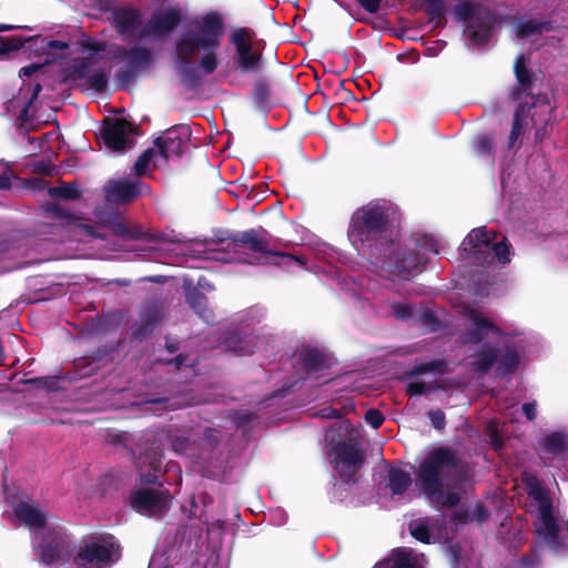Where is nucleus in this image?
<instances>
[{
	"mask_svg": "<svg viewBox=\"0 0 568 568\" xmlns=\"http://www.w3.org/2000/svg\"><path fill=\"white\" fill-rule=\"evenodd\" d=\"M329 456L334 464V469L337 471L341 479L346 483L354 478L364 458L356 444L352 442V438L348 443H337L333 446Z\"/></svg>",
	"mask_w": 568,
	"mask_h": 568,
	"instance_id": "f8f14e48",
	"label": "nucleus"
},
{
	"mask_svg": "<svg viewBox=\"0 0 568 568\" xmlns=\"http://www.w3.org/2000/svg\"><path fill=\"white\" fill-rule=\"evenodd\" d=\"M568 447V437L562 432L547 434L540 442L539 453L544 460L561 455Z\"/></svg>",
	"mask_w": 568,
	"mask_h": 568,
	"instance_id": "5701e85b",
	"label": "nucleus"
},
{
	"mask_svg": "<svg viewBox=\"0 0 568 568\" xmlns=\"http://www.w3.org/2000/svg\"><path fill=\"white\" fill-rule=\"evenodd\" d=\"M67 47H68V44L65 42L59 41V40H52V41L48 42V48H50V49L62 50V49H65Z\"/></svg>",
	"mask_w": 568,
	"mask_h": 568,
	"instance_id": "5fc2aeb1",
	"label": "nucleus"
},
{
	"mask_svg": "<svg viewBox=\"0 0 568 568\" xmlns=\"http://www.w3.org/2000/svg\"><path fill=\"white\" fill-rule=\"evenodd\" d=\"M518 412H519V409L517 407L515 409L513 406L508 407L507 410L503 413L504 422H506V420L511 422L514 419L515 413H518Z\"/></svg>",
	"mask_w": 568,
	"mask_h": 568,
	"instance_id": "864d4df0",
	"label": "nucleus"
},
{
	"mask_svg": "<svg viewBox=\"0 0 568 568\" xmlns=\"http://www.w3.org/2000/svg\"><path fill=\"white\" fill-rule=\"evenodd\" d=\"M306 362L311 368L318 369L322 366V356L316 352L310 353Z\"/></svg>",
	"mask_w": 568,
	"mask_h": 568,
	"instance_id": "c03bdc74",
	"label": "nucleus"
},
{
	"mask_svg": "<svg viewBox=\"0 0 568 568\" xmlns=\"http://www.w3.org/2000/svg\"><path fill=\"white\" fill-rule=\"evenodd\" d=\"M150 54L144 49H136L131 52L129 61L132 65H141L149 61Z\"/></svg>",
	"mask_w": 568,
	"mask_h": 568,
	"instance_id": "c9c22d12",
	"label": "nucleus"
},
{
	"mask_svg": "<svg viewBox=\"0 0 568 568\" xmlns=\"http://www.w3.org/2000/svg\"><path fill=\"white\" fill-rule=\"evenodd\" d=\"M114 23L118 31L124 38H134L144 36L143 29L140 28L139 13L129 8H121L114 12Z\"/></svg>",
	"mask_w": 568,
	"mask_h": 568,
	"instance_id": "aec40b11",
	"label": "nucleus"
},
{
	"mask_svg": "<svg viewBox=\"0 0 568 568\" xmlns=\"http://www.w3.org/2000/svg\"><path fill=\"white\" fill-rule=\"evenodd\" d=\"M428 416H429V419L435 428L440 429L444 427L445 415L443 412L433 410V412H429Z\"/></svg>",
	"mask_w": 568,
	"mask_h": 568,
	"instance_id": "a19ab883",
	"label": "nucleus"
},
{
	"mask_svg": "<svg viewBox=\"0 0 568 568\" xmlns=\"http://www.w3.org/2000/svg\"><path fill=\"white\" fill-rule=\"evenodd\" d=\"M71 77L74 80H84L87 84L97 91H101L106 84L105 74L93 67L92 60H84L74 65Z\"/></svg>",
	"mask_w": 568,
	"mask_h": 568,
	"instance_id": "4be33fe9",
	"label": "nucleus"
},
{
	"mask_svg": "<svg viewBox=\"0 0 568 568\" xmlns=\"http://www.w3.org/2000/svg\"><path fill=\"white\" fill-rule=\"evenodd\" d=\"M144 189V184L135 180H112L105 185V197L110 203H126L141 195Z\"/></svg>",
	"mask_w": 568,
	"mask_h": 568,
	"instance_id": "2eb2a0df",
	"label": "nucleus"
},
{
	"mask_svg": "<svg viewBox=\"0 0 568 568\" xmlns=\"http://www.w3.org/2000/svg\"><path fill=\"white\" fill-rule=\"evenodd\" d=\"M434 386L432 382L416 381L408 384L407 392L410 395H422L432 390Z\"/></svg>",
	"mask_w": 568,
	"mask_h": 568,
	"instance_id": "2f4dec72",
	"label": "nucleus"
},
{
	"mask_svg": "<svg viewBox=\"0 0 568 568\" xmlns=\"http://www.w3.org/2000/svg\"><path fill=\"white\" fill-rule=\"evenodd\" d=\"M384 257H374L372 263L389 274H398L403 277H407L425 263V260L419 255L408 252L406 250H399L393 244L387 245L384 250Z\"/></svg>",
	"mask_w": 568,
	"mask_h": 568,
	"instance_id": "9b49d317",
	"label": "nucleus"
},
{
	"mask_svg": "<svg viewBox=\"0 0 568 568\" xmlns=\"http://www.w3.org/2000/svg\"><path fill=\"white\" fill-rule=\"evenodd\" d=\"M521 409L529 420H532L537 416V408L535 403H526Z\"/></svg>",
	"mask_w": 568,
	"mask_h": 568,
	"instance_id": "a18cd8bd",
	"label": "nucleus"
},
{
	"mask_svg": "<svg viewBox=\"0 0 568 568\" xmlns=\"http://www.w3.org/2000/svg\"><path fill=\"white\" fill-rule=\"evenodd\" d=\"M348 427H349V425L346 422H339V424H338V428L341 430H344L345 433L348 432Z\"/></svg>",
	"mask_w": 568,
	"mask_h": 568,
	"instance_id": "bf43d9fd",
	"label": "nucleus"
},
{
	"mask_svg": "<svg viewBox=\"0 0 568 568\" xmlns=\"http://www.w3.org/2000/svg\"><path fill=\"white\" fill-rule=\"evenodd\" d=\"M49 194L54 199L72 200L79 196V190L73 184H63L57 187H51Z\"/></svg>",
	"mask_w": 568,
	"mask_h": 568,
	"instance_id": "c85d7f7f",
	"label": "nucleus"
},
{
	"mask_svg": "<svg viewBox=\"0 0 568 568\" xmlns=\"http://www.w3.org/2000/svg\"><path fill=\"white\" fill-rule=\"evenodd\" d=\"M515 74L519 84L526 90L531 82V74L526 68V58L523 54L518 55L515 61Z\"/></svg>",
	"mask_w": 568,
	"mask_h": 568,
	"instance_id": "cd10ccee",
	"label": "nucleus"
},
{
	"mask_svg": "<svg viewBox=\"0 0 568 568\" xmlns=\"http://www.w3.org/2000/svg\"><path fill=\"white\" fill-rule=\"evenodd\" d=\"M40 67L38 64H30L24 68H22L19 72L20 78L23 77H31L33 73H36Z\"/></svg>",
	"mask_w": 568,
	"mask_h": 568,
	"instance_id": "09e8293b",
	"label": "nucleus"
},
{
	"mask_svg": "<svg viewBox=\"0 0 568 568\" xmlns=\"http://www.w3.org/2000/svg\"><path fill=\"white\" fill-rule=\"evenodd\" d=\"M412 536L425 544L439 541L445 537L444 528L437 519L418 518L409 523Z\"/></svg>",
	"mask_w": 568,
	"mask_h": 568,
	"instance_id": "a211bd4d",
	"label": "nucleus"
},
{
	"mask_svg": "<svg viewBox=\"0 0 568 568\" xmlns=\"http://www.w3.org/2000/svg\"><path fill=\"white\" fill-rule=\"evenodd\" d=\"M114 23L118 31L124 38H134L144 36L143 29L140 28L139 13L129 8H121L114 12Z\"/></svg>",
	"mask_w": 568,
	"mask_h": 568,
	"instance_id": "412c9836",
	"label": "nucleus"
},
{
	"mask_svg": "<svg viewBox=\"0 0 568 568\" xmlns=\"http://www.w3.org/2000/svg\"><path fill=\"white\" fill-rule=\"evenodd\" d=\"M222 34L223 20L217 12H209L194 21L176 42L175 55L180 70L191 71L199 59V68L212 73L217 67L216 51Z\"/></svg>",
	"mask_w": 568,
	"mask_h": 568,
	"instance_id": "f03ea898",
	"label": "nucleus"
},
{
	"mask_svg": "<svg viewBox=\"0 0 568 568\" xmlns=\"http://www.w3.org/2000/svg\"><path fill=\"white\" fill-rule=\"evenodd\" d=\"M16 516L33 532V547L45 564L58 562L68 557L70 537L52 516H48L31 501H22L14 508Z\"/></svg>",
	"mask_w": 568,
	"mask_h": 568,
	"instance_id": "7ed1b4c3",
	"label": "nucleus"
},
{
	"mask_svg": "<svg viewBox=\"0 0 568 568\" xmlns=\"http://www.w3.org/2000/svg\"><path fill=\"white\" fill-rule=\"evenodd\" d=\"M386 216L385 207L379 203H369L354 213L348 239L358 252H365L364 243L371 241L372 235L383 227Z\"/></svg>",
	"mask_w": 568,
	"mask_h": 568,
	"instance_id": "9d476101",
	"label": "nucleus"
},
{
	"mask_svg": "<svg viewBox=\"0 0 568 568\" xmlns=\"http://www.w3.org/2000/svg\"><path fill=\"white\" fill-rule=\"evenodd\" d=\"M427 560L423 554L406 547L396 548L374 568H425Z\"/></svg>",
	"mask_w": 568,
	"mask_h": 568,
	"instance_id": "dca6fc26",
	"label": "nucleus"
},
{
	"mask_svg": "<svg viewBox=\"0 0 568 568\" xmlns=\"http://www.w3.org/2000/svg\"><path fill=\"white\" fill-rule=\"evenodd\" d=\"M276 264L282 266H291L292 264H297L300 266L303 265V262L300 258H296L290 254H275Z\"/></svg>",
	"mask_w": 568,
	"mask_h": 568,
	"instance_id": "ea45409f",
	"label": "nucleus"
},
{
	"mask_svg": "<svg viewBox=\"0 0 568 568\" xmlns=\"http://www.w3.org/2000/svg\"><path fill=\"white\" fill-rule=\"evenodd\" d=\"M462 251L478 263H490L497 260L506 264L510 261V250L506 239L487 232L485 227L474 229L463 241Z\"/></svg>",
	"mask_w": 568,
	"mask_h": 568,
	"instance_id": "6e6552de",
	"label": "nucleus"
},
{
	"mask_svg": "<svg viewBox=\"0 0 568 568\" xmlns=\"http://www.w3.org/2000/svg\"><path fill=\"white\" fill-rule=\"evenodd\" d=\"M393 313L397 318L404 320L410 316L412 311L406 304L398 303L393 305Z\"/></svg>",
	"mask_w": 568,
	"mask_h": 568,
	"instance_id": "79ce46f5",
	"label": "nucleus"
},
{
	"mask_svg": "<svg viewBox=\"0 0 568 568\" xmlns=\"http://www.w3.org/2000/svg\"><path fill=\"white\" fill-rule=\"evenodd\" d=\"M444 372V363L442 362H432L427 363L418 368V373L423 374L425 372Z\"/></svg>",
	"mask_w": 568,
	"mask_h": 568,
	"instance_id": "37998d69",
	"label": "nucleus"
},
{
	"mask_svg": "<svg viewBox=\"0 0 568 568\" xmlns=\"http://www.w3.org/2000/svg\"><path fill=\"white\" fill-rule=\"evenodd\" d=\"M325 438L331 445H333L335 442V429H329Z\"/></svg>",
	"mask_w": 568,
	"mask_h": 568,
	"instance_id": "4d7b16f0",
	"label": "nucleus"
},
{
	"mask_svg": "<svg viewBox=\"0 0 568 568\" xmlns=\"http://www.w3.org/2000/svg\"><path fill=\"white\" fill-rule=\"evenodd\" d=\"M22 45L18 38L4 39L0 37V55H6L11 51L20 49Z\"/></svg>",
	"mask_w": 568,
	"mask_h": 568,
	"instance_id": "72a5a7b5",
	"label": "nucleus"
},
{
	"mask_svg": "<svg viewBox=\"0 0 568 568\" xmlns=\"http://www.w3.org/2000/svg\"><path fill=\"white\" fill-rule=\"evenodd\" d=\"M475 516L478 520H484L486 518V514L484 513L481 506L477 507V514Z\"/></svg>",
	"mask_w": 568,
	"mask_h": 568,
	"instance_id": "13d9d810",
	"label": "nucleus"
},
{
	"mask_svg": "<svg viewBox=\"0 0 568 568\" xmlns=\"http://www.w3.org/2000/svg\"><path fill=\"white\" fill-rule=\"evenodd\" d=\"M120 556V545L113 536L90 534L74 548L73 564L80 568H110Z\"/></svg>",
	"mask_w": 568,
	"mask_h": 568,
	"instance_id": "423d86ee",
	"label": "nucleus"
},
{
	"mask_svg": "<svg viewBox=\"0 0 568 568\" xmlns=\"http://www.w3.org/2000/svg\"><path fill=\"white\" fill-rule=\"evenodd\" d=\"M524 113H525V111H524L523 106L518 108L516 113H515L513 130H511V133H510V136H509L510 144H513L517 140V138L520 135V131H521V116H523Z\"/></svg>",
	"mask_w": 568,
	"mask_h": 568,
	"instance_id": "f704fd0d",
	"label": "nucleus"
},
{
	"mask_svg": "<svg viewBox=\"0 0 568 568\" xmlns=\"http://www.w3.org/2000/svg\"><path fill=\"white\" fill-rule=\"evenodd\" d=\"M240 243L247 246L248 250L257 253H266L264 242L254 231H247L241 234Z\"/></svg>",
	"mask_w": 568,
	"mask_h": 568,
	"instance_id": "bb28decb",
	"label": "nucleus"
},
{
	"mask_svg": "<svg viewBox=\"0 0 568 568\" xmlns=\"http://www.w3.org/2000/svg\"><path fill=\"white\" fill-rule=\"evenodd\" d=\"M20 248L9 243H0V274L22 267L26 263L19 260Z\"/></svg>",
	"mask_w": 568,
	"mask_h": 568,
	"instance_id": "393cba45",
	"label": "nucleus"
},
{
	"mask_svg": "<svg viewBox=\"0 0 568 568\" xmlns=\"http://www.w3.org/2000/svg\"><path fill=\"white\" fill-rule=\"evenodd\" d=\"M388 479L390 490L395 495L403 494L412 483L410 475L400 468H392L388 473Z\"/></svg>",
	"mask_w": 568,
	"mask_h": 568,
	"instance_id": "a878e982",
	"label": "nucleus"
},
{
	"mask_svg": "<svg viewBox=\"0 0 568 568\" xmlns=\"http://www.w3.org/2000/svg\"><path fill=\"white\" fill-rule=\"evenodd\" d=\"M163 565V558L162 556L154 555L152 556L149 568H162Z\"/></svg>",
	"mask_w": 568,
	"mask_h": 568,
	"instance_id": "603ef678",
	"label": "nucleus"
},
{
	"mask_svg": "<svg viewBox=\"0 0 568 568\" xmlns=\"http://www.w3.org/2000/svg\"><path fill=\"white\" fill-rule=\"evenodd\" d=\"M454 14L464 23V34L473 44L481 45L489 41L493 17L486 8L464 1L455 7Z\"/></svg>",
	"mask_w": 568,
	"mask_h": 568,
	"instance_id": "1a4fd4ad",
	"label": "nucleus"
},
{
	"mask_svg": "<svg viewBox=\"0 0 568 568\" xmlns=\"http://www.w3.org/2000/svg\"><path fill=\"white\" fill-rule=\"evenodd\" d=\"M524 483L531 499V507L536 510V532L555 555L568 551V538L562 536L558 526V515L554 509L541 483L532 475H525Z\"/></svg>",
	"mask_w": 568,
	"mask_h": 568,
	"instance_id": "39448f33",
	"label": "nucleus"
},
{
	"mask_svg": "<svg viewBox=\"0 0 568 568\" xmlns=\"http://www.w3.org/2000/svg\"><path fill=\"white\" fill-rule=\"evenodd\" d=\"M365 420L369 425H372V427L378 428L383 424L384 417H383V415L378 410L371 409V410L366 412Z\"/></svg>",
	"mask_w": 568,
	"mask_h": 568,
	"instance_id": "58836bf2",
	"label": "nucleus"
},
{
	"mask_svg": "<svg viewBox=\"0 0 568 568\" xmlns=\"http://www.w3.org/2000/svg\"><path fill=\"white\" fill-rule=\"evenodd\" d=\"M463 314L469 326L464 342L479 344L473 365L480 371H487L495 365L500 374L514 371L519 363L518 342L509 341L479 310L465 306Z\"/></svg>",
	"mask_w": 568,
	"mask_h": 568,
	"instance_id": "f257e3e1",
	"label": "nucleus"
},
{
	"mask_svg": "<svg viewBox=\"0 0 568 568\" xmlns=\"http://www.w3.org/2000/svg\"><path fill=\"white\" fill-rule=\"evenodd\" d=\"M489 432H490V440H491V444L494 445V447L496 449L501 448L503 435L505 433L504 429L499 428L497 424H494V425L489 426Z\"/></svg>",
	"mask_w": 568,
	"mask_h": 568,
	"instance_id": "4c0bfd02",
	"label": "nucleus"
},
{
	"mask_svg": "<svg viewBox=\"0 0 568 568\" xmlns=\"http://www.w3.org/2000/svg\"><path fill=\"white\" fill-rule=\"evenodd\" d=\"M531 118H535V113L531 114ZM534 123H537V121L535 119H532Z\"/></svg>",
	"mask_w": 568,
	"mask_h": 568,
	"instance_id": "e2e57ef3",
	"label": "nucleus"
},
{
	"mask_svg": "<svg viewBox=\"0 0 568 568\" xmlns=\"http://www.w3.org/2000/svg\"><path fill=\"white\" fill-rule=\"evenodd\" d=\"M245 344H247V342H245ZM231 349L236 352L241 356L248 355V354L253 353V351L251 348H248L247 345L239 346V347L231 346Z\"/></svg>",
	"mask_w": 568,
	"mask_h": 568,
	"instance_id": "3c124183",
	"label": "nucleus"
},
{
	"mask_svg": "<svg viewBox=\"0 0 568 568\" xmlns=\"http://www.w3.org/2000/svg\"><path fill=\"white\" fill-rule=\"evenodd\" d=\"M187 301L201 317L209 321L210 312L206 310L205 298L201 294L192 293L189 295Z\"/></svg>",
	"mask_w": 568,
	"mask_h": 568,
	"instance_id": "c756f323",
	"label": "nucleus"
},
{
	"mask_svg": "<svg viewBox=\"0 0 568 568\" xmlns=\"http://www.w3.org/2000/svg\"><path fill=\"white\" fill-rule=\"evenodd\" d=\"M131 132L132 126L129 122L118 119L109 120L103 129L102 138L110 150L121 151L126 148Z\"/></svg>",
	"mask_w": 568,
	"mask_h": 568,
	"instance_id": "f3484780",
	"label": "nucleus"
},
{
	"mask_svg": "<svg viewBox=\"0 0 568 568\" xmlns=\"http://www.w3.org/2000/svg\"><path fill=\"white\" fill-rule=\"evenodd\" d=\"M191 131L180 126L166 131L155 141L152 149L146 150L135 162L134 172L138 176L148 175L151 166L160 168L168 160L180 156L186 149Z\"/></svg>",
	"mask_w": 568,
	"mask_h": 568,
	"instance_id": "0eeeda50",
	"label": "nucleus"
},
{
	"mask_svg": "<svg viewBox=\"0 0 568 568\" xmlns=\"http://www.w3.org/2000/svg\"><path fill=\"white\" fill-rule=\"evenodd\" d=\"M549 29L550 27L547 22H537L532 19H520L515 26V34L517 41L524 44L525 41L535 42L539 34Z\"/></svg>",
	"mask_w": 568,
	"mask_h": 568,
	"instance_id": "b1692460",
	"label": "nucleus"
},
{
	"mask_svg": "<svg viewBox=\"0 0 568 568\" xmlns=\"http://www.w3.org/2000/svg\"><path fill=\"white\" fill-rule=\"evenodd\" d=\"M474 148L480 155L489 154L493 149L491 140L486 135H479L474 141Z\"/></svg>",
	"mask_w": 568,
	"mask_h": 568,
	"instance_id": "473e14b6",
	"label": "nucleus"
},
{
	"mask_svg": "<svg viewBox=\"0 0 568 568\" xmlns=\"http://www.w3.org/2000/svg\"><path fill=\"white\" fill-rule=\"evenodd\" d=\"M426 250L432 251L433 253L439 252V244L436 241H433L429 243V245L426 246Z\"/></svg>",
	"mask_w": 568,
	"mask_h": 568,
	"instance_id": "6e6d98bb",
	"label": "nucleus"
},
{
	"mask_svg": "<svg viewBox=\"0 0 568 568\" xmlns=\"http://www.w3.org/2000/svg\"><path fill=\"white\" fill-rule=\"evenodd\" d=\"M180 20V11L175 8L161 10L152 16L143 28L144 36H160L170 32Z\"/></svg>",
	"mask_w": 568,
	"mask_h": 568,
	"instance_id": "6ab92c4d",
	"label": "nucleus"
},
{
	"mask_svg": "<svg viewBox=\"0 0 568 568\" xmlns=\"http://www.w3.org/2000/svg\"><path fill=\"white\" fill-rule=\"evenodd\" d=\"M152 468H153L154 473L160 470V466L158 464L152 463ZM140 476H141V480L145 481V483H153L156 479V474H144L143 471H141Z\"/></svg>",
	"mask_w": 568,
	"mask_h": 568,
	"instance_id": "de8ad7c7",
	"label": "nucleus"
},
{
	"mask_svg": "<svg viewBox=\"0 0 568 568\" xmlns=\"http://www.w3.org/2000/svg\"><path fill=\"white\" fill-rule=\"evenodd\" d=\"M169 497L163 491L142 488L136 489L130 497L132 508L142 515L154 516L168 508Z\"/></svg>",
	"mask_w": 568,
	"mask_h": 568,
	"instance_id": "4468645a",
	"label": "nucleus"
},
{
	"mask_svg": "<svg viewBox=\"0 0 568 568\" xmlns=\"http://www.w3.org/2000/svg\"><path fill=\"white\" fill-rule=\"evenodd\" d=\"M11 175L12 173L7 163L0 161V190H7L10 187Z\"/></svg>",
	"mask_w": 568,
	"mask_h": 568,
	"instance_id": "e433bc0d",
	"label": "nucleus"
},
{
	"mask_svg": "<svg viewBox=\"0 0 568 568\" xmlns=\"http://www.w3.org/2000/svg\"><path fill=\"white\" fill-rule=\"evenodd\" d=\"M30 90L32 92V95L29 100V103L23 106L24 112H27V109H28L29 104L32 102V100H34L38 97L39 92L41 91V85L39 83H36L31 88L28 89V91H30Z\"/></svg>",
	"mask_w": 568,
	"mask_h": 568,
	"instance_id": "8fccbe9b",
	"label": "nucleus"
},
{
	"mask_svg": "<svg viewBox=\"0 0 568 568\" xmlns=\"http://www.w3.org/2000/svg\"><path fill=\"white\" fill-rule=\"evenodd\" d=\"M358 2L368 12H376L379 8V0H358Z\"/></svg>",
	"mask_w": 568,
	"mask_h": 568,
	"instance_id": "49530a36",
	"label": "nucleus"
},
{
	"mask_svg": "<svg viewBox=\"0 0 568 568\" xmlns=\"http://www.w3.org/2000/svg\"><path fill=\"white\" fill-rule=\"evenodd\" d=\"M452 554H453L454 560H456V554L453 549H452Z\"/></svg>",
	"mask_w": 568,
	"mask_h": 568,
	"instance_id": "680f3d73",
	"label": "nucleus"
},
{
	"mask_svg": "<svg viewBox=\"0 0 568 568\" xmlns=\"http://www.w3.org/2000/svg\"><path fill=\"white\" fill-rule=\"evenodd\" d=\"M16 29L14 26H10V24H0V31H9V30H13Z\"/></svg>",
	"mask_w": 568,
	"mask_h": 568,
	"instance_id": "052dcab7",
	"label": "nucleus"
},
{
	"mask_svg": "<svg viewBox=\"0 0 568 568\" xmlns=\"http://www.w3.org/2000/svg\"><path fill=\"white\" fill-rule=\"evenodd\" d=\"M432 19L442 18L445 10L444 0H424Z\"/></svg>",
	"mask_w": 568,
	"mask_h": 568,
	"instance_id": "7c9ffc66",
	"label": "nucleus"
},
{
	"mask_svg": "<svg viewBox=\"0 0 568 568\" xmlns=\"http://www.w3.org/2000/svg\"><path fill=\"white\" fill-rule=\"evenodd\" d=\"M231 42L236 50V63L243 72H257L261 69V52L254 47L252 36L246 29L232 33Z\"/></svg>",
	"mask_w": 568,
	"mask_h": 568,
	"instance_id": "ddd939ff",
	"label": "nucleus"
},
{
	"mask_svg": "<svg viewBox=\"0 0 568 568\" xmlns=\"http://www.w3.org/2000/svg\"><path fill=\"white\" fill-rule=\"evenodd\" d=\"M456 455L446 448L433 450L419 466L417 478L429 500L436 505L454 506L459 500V491L446 489L444 480L457 468Z\"/></svg>",
	"mask_w": 568,
	"mask_h": 568,
	"instance_id": "20e7f679",
	"label": "nucleus"
}]
</instances>
